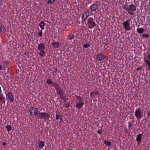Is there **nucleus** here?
<instances>
[{
    "label": "nucleus",
    "instance_id": "412c9836",
    "mask_svg": "<svg viewBox=\"0 0 150 150\" xmlns=\"http://www.w3.org/2000/svg\"><path fill=\"white\" fill-rule=\"evenodd\" d=\"M104 143L106 146H110L111 145V143L109 141L105 140L104 141Z\"/></svg>",
    "mask_w": 150,
    "mask_h": 150
},
{
    "label": "nucleus",
    "instance_id": "cd10ccee",
    "mask_svg": "<svg viewBox=\"0 0 150 150\" xmlns=\"http://www.w3.org/2000/svg\"><path fill=\"white\" fill-rule=\"evenodd\" d=\"M142 36L143 38H145L149 37V35L148 34H143L142 35Z\"/></svg>",
    "mask_w": 150,
    "mask_h": 150
},
{
    "label": "nucleus",
    "instance_id": "ddd939ff",
    "mask_svg": "<svg viewBox=\"0 0 150 150\" xmlns=\"http://www.w3.org/2000/svg\"><path fill=\"white\" fill-rule=\"evenodd\" d=\"M69 35L67 38V39L69 40H71L73 39L74 37V33H69Z\"/></svg>",
    "mask_w": 150,
    "mask_h": 150
},
{
    "label": "nucleus",
    "instance_id": "b1692460",
    "mask_svg": "<svg viewBox=\"0 0 150 150\" xmlns=\"http://www.w3.org/2000/svg\"><path fill=\"white\" fill-rule=\"evenodd\" d=\"M46 82L49 85L52 84L53 83V82L50 79H47L46 81Z\"/></svg>",
    "mask_w": 150,
    "mask_h": 150
},
{
    "label": "nucleus",
    "instance_id": "393cba45",
    "mask_svg": "<svg viewBox=\"0 0 150 150\" xmlns=\"http://www.w3.org/2000/svg\"><path fill=\"white\" fill-rule=\"evenodd\" d=\"M0 30L3 33H5L6 32L5 29L3 26H0Z\"/></svg>",
    "mask_w": 150,
    "mask_h": 150
},
{
    "label": "nucleus",
    "instance_id": "4c0bfd02",
    "mask_svg": "<svg viewBox=\"0 0 150 150\" xmlns=\"http://www.w3.org/2000/svg\"><path fill=\"white\" fill-rule=\"evenodd\" d=\"M94 94L95 93L96 95H98L99 93L98 91H96L93 92Z\"/></svg>",
    "mask_w": 150,
    "mask_h": 150
},
{
    "label": "nucleus",
    "instance_id": "a19ab883",
    "mask_svg": "<svg viewBox=\"0 0 150 150\" xmlns=\"http://www.w3.org/2000/svg\"><path fill=\"white\" fill-rule=\"evenodd\" d=\"M4 101H0V103H1V104H4L5 103H4Z\"/></svg>",
    "mask_w": 150,
    "mask_h": 150
},
{
    "label": "nucleus",
    "instance_id": "09e8293b",
    "mask_svg": "<svg viewBox=\"0 0 150 150\" xmlns=\"http://www.w3.org/2000/svg\"><path fill=\"white\" fill-rule=\"evenodd\" d=\"M60 120H62V118H60Z\"/></svg>",
    "mask_w": 150,
    "mask_h": 150
},
{
    "label": "nucleus",
    "instance_id": "423d86ee",
    "mask_svg": "<svg viewBox=\"0 0 150 150\" xmlns=\"http://www.w3.org/2000/svg\"><path fill=\"white\" fill-rule=\"evenodd\" d=\"M7 100L10 101V102H13L14 101V96L11 92H8L6 95Z\"/></svg>",
    "mask_w": 150,
    "mask_h": 150
},
{
    "label": "nucleus",
    "instance_id": "de8ad7c7",
    "mask_svg": "<svg viewBox=\"0 0 150 150\" xmlns=\"http://www.w3.org/2000/svg\"><path fill=\"white\" fill-rule=\"evenodd\" d=\"M96 15V13H95L93 15Z\"/></svg>",
    "mask_w": 150,
    "mask_h": 150
},
{
    "label": "nucleus",
    "instance_id": "f8f14e48",
    "mask_svg": "<svg viewBox=\"0 0 150 150\" xmlns=\"http://www.w3.org/2000/svg\"><path fill=\"white\" fill-rule=\"evenodd\" d=\"M96 58L98 61H101L105 58V57L103 54H100L97 55Z\"/></svg>",
    "mask_w": 150,
    "mask_h": 150
},
{
    "label": "nucleus",
    "instance_id": "7ed1b4c3",
    "mask_svg": "<svg viewBox=\"0 0 150 150\" xmlns=\"http://www.w3.org/2000/svg\"><path fill=\"white\" fill-rule=\"evenodd\" d=\"M131 19H128L124 21L122 24L125 29L127 31L130 30Z\"/></svg>",
    "mask_w": 150,
    "mask_h": 150
},
{
    "label": "nucleus",
    "instance_id": "1a4fd4ad",
    "mask_svg": "<svg viewBox=\"0 0 150 150\" xmlns=\"http://www.w3.org/2000/svg\"><path fill=\"white\" fill-rule=\"evenodd\" d=\"M98 7V6L97 4H93L91 5L89 8L92 11L91 13V14H92V11H96V10L97 9Z\"/></svg>",
    "mask_w": 150,
    "mask_h": 150
},
{
    "label": "nucleus",
    "instance_id": "4be33fe9",
    "mask_svg": "<svg viewBox=\"0 0 150 150\" xmlns=\"http://www.w3.org/2000/svg\"><path fill=\"white\" fill-rule=\"evenodd\" d=\"M3 94H2L0 95V101H4V103H5V98L3 96Z\"/></svg>",
    "mask_w": 150,
    "mask_h": 150
},
{
    "label": "nucleus",
    "instance_id": "37998d69",
    "mask_svg": "<svg viewBox=\"0 0 150 150\" xmlns=\"http://www.w3.org/2000/svg\"><path fill=\"white\" fill-rule=\"evenodd\" d=\"M2 93V91L1 89V86H0V94H1Z\"/></svg>",
    "mask_w": 150,
    "mask_h": 150
},
{
    "label": "nucleus",
    "instance_id": "4468645a",
    "mask_svg": "<svg viewBox=\"0 0 150 150\" xmlns=\"http://www.w3.org/2000/svg\"><path fill=\"white\" fill-rule=\"evenodd\" d=\"M39 147L40 149H42L44 147L45 143L43 141H40L38 143Z\"/></svg>",
    "mask_w": 150,
    "mask_h": 150
},
{
    "label": "nucleus",
    "instance_id": "c756f323",
    "mask_svg": "<svg viewBox=\"0 0 150 150\" xmlns=\"http://www.w3.org/2000/svg\"><path fill=\"white\" fill-rule=\"evenodd\" d=\"M128 127L129 129L131 130V128L132 125V124L131 122H128Z\"/></svg>",
    "mask_w": 150,
    "mask_h": 150
},
{
    "label": "nucleus",
    "instance_id": "f3484780",
    "mask_svg": "<svg viewBox=\"0 0 150 150\" xmlns=\"http://www.w3.org/2000/svg\"><path fill=\"white\" fill-rule=\"evenodd\" d=\"M144 61L146 62L147 65L148 66L149 68L148 70L150 69V61L149 60L145 59V58L144 59Z\"/></svg>",
    "mask_w": 150,
    "mask_h": 150
},
{
    "label": "nucleus",
    "instance_id": "6ab92c4d",
    "mask_svg": "<svg viewBox=\"0 0 150 150\" xmlns=\"http://www.w3.org/2000/svg\"><path fill=\"white\" fill-rule=\"evenodd\" d=\"M40 52L39 53V54L42 57H44L46 55V53L44 51V50H39Z\"/></svg>",
    "mask_w": 150,
    "mask_h": 150
},
{
    "label": "nucleus",
    "instance_id": "0eeeda50",
    "mask_svg": "<svg viewBox=\"0 0 150 150\" xmlns=\"http://www.w3.org/2000/svg\"><path fill=\"white\" fill-rule=\"evenodd\" d=\"M29 111L30 114L31 115H35L38 112V110L37 109L32 106H31L30 108Z\"/></svg>",
    "mask_w": 150,
    "mask_h": 150
},
{
    "label": "nucleus",
    "instance_id": "49530a36",
    "mask_svg": "<svg viewBox=\"0 0 150 150\" xmlns=\"http://www.w3.org/2000/svg\"><path fill=\"white\" fill-rule=\"evenodd\" d=\"M55 71H57V69H56V68L55 69Z\"/></svg>",
    "mask_w": 150,
    "mask_h": 150
},
{
    "label": "nucleus",
    "instance_id": "f704fd0d",
    "mask_svg": "<svg viewBox=\"0 0 150 150\" xmlns=\"http://www.w3.org/2000/svg\"><path fill=\"white\" fill-rule=\"evenodd\" d=\"M59 115L58 114H57L56 115V119L57 120H58L59 118Z\"/></svg>",
    "mask_w": 150,
    "mask_h": 150
},
{
    "label": "nucleus",
    "instance_id": "dca6fc26",
    "mask_svg": "<svg viewBox=\"0 0 150 150\" xmlns=\"http://www.w3.org/2000/svg\"><path fill=\"white\" fill-rule=\"evenodd\" d=\"M45 25V23L43 21H41L39 24L40 27L42 30L44 29V26Z\"/></svg>",
    "mask_w": 150,
    "mask_h": 150
},
{
    "label": "nucleus",
    "instance_id": "6e6552de",
    "mask_svg": "<svg viewBox=\"0 0 150 150\" xmlns=\"http://www.w3.org/2000/svg\"><path fill=\"white\" fill-rule=\"evenodd\" d=\"M89 12L87 11L84 13L82 15L81 19L83 22L86 21V19L89 16Z\"/></svg>",
    "mask_w": 150,
    "mask_h": 150
},
{
    "label": "nucleus",
    "instance_id": "f03ea898",
    "mask_svg": "<svg viewBox=\"0 0 150 150\" xmlns=\"http://www.w3.org/2000/svg\"><path fill=\"white\" fill-rule=\"evenodd\" d=\"M87 25L88 28L92 29L96 26V24L93 18L90 17L87 20Z\"/></svg>",
    "mask_w": 150,
    "mask_h": 150
},
{
    "label": "nucleus",
    "instance_id": "58836bf2",
    "mask_svg": "<svg viewBox=\"0 0 150 150\" xmlns=\"http://www.w3.org/2000/svg\"><path fill=\"white\" fill-rule=\"evenodd\" d=\"M142 68L141 67H139V68L137 69V71H139V70H141Z\"/></svg>",
    "mask_w": 150,
    "mask_h": 150
},
{
    "label": "nucleus",
    "instance_id": "473e14b6",
    "mask_svg": "<svg viewBox=\"0 0 150 150\" xmlns=\"http://www.w3.org/2000/svg\"><path fill=\"white\" fill-rule=\"evenodd\" d=\"M66 106L65 107L67 108H68L69 107L70 105V104L69 102H67L65 104Z\"/></svg>",
    "mask_w": 150,
    "mask_h": 150
},
{
    "label": "nucleus",
    "instance_id": "79ce46f5",
    "mask_svg": "<svg viewBox=\"0 0 150 150\" xmlns=\"http://www.w3.org/2000/svg\"><path fill=\"white\" fill-rule=\"evenodd\" d=\"M52 86L55 88V89L57 90L56 86L54 85H52Z\"/></svg>",
    "mask_w": 150,
    "mask_h": 150
},
{
    "label": "nucleus",
    "instance_id": "f257e3e1",
    "mask_svg": "<svg viewBox=\"0 0 150 150\" xmlns=\"http://www.w3.org/2000/svg\"><path fill=\"white\" fill-rule=\"evenodd\" d=\"M124 9L127 11L128 13L131 15L133 14V12L136 11V8L135 6L133 4L129 5L127 8H124Z\"/></svg>",
    "mask_w": 150,
    "mask_h": 150
},
{
    "label": "nucleus",
    "instance_id": "ea45409f",
    "mask_svg": "<svg viewBox=\"0 0 150 150\" xmlns=\"http://www.w3.org/2000/svg\"><path fill=\"white\" fill-rule=\"evenodd\" d=\"M147 58L149 60H150V54L148 55Z\"/></svg>",
    "mask_w": 150,
    "mask_h": 150
},
{
    "label": "nucleus",
    "instance_id": "2eb2a0df",
    "mask_svg": "<svg viewBox=\"0 0 150 150\" xmlns=\"http://www.w3.org/2000/svg\"><path fill=\"white\" fill-rule=\"evenodd\" d=\"M84 103L83 102H82L81 103L76 104V107L79 109H80L83 107V105H84Z\"/></svg>",
    "mask_w": 150,
    "mask_h": 150
},
{
    "label": "nucleus",
    "instance_id": "c9c22d12",
    "mask_svg": "<svg viewBox=\"0 0 150 150\" xmlns=\"http://www.w3.org/2000/svg\"><path fill=\"white\" fill-rule=\"evenodd\" d=\"M97 133L99 134H100L102 133L101 131L100 130V129H98L97 131Z\"/></svg>",
    "mask_w": 150,
    "mask_h": 150
},
{
    "label": "nucleus",
    "instance_id": "a878e982",
    "mask_svg": "<svg viewBox=\"0 0 150 150\" xmlns=\"http://www.w3.org/2000/svg\"><path fill=\"white\" fill-rule=\"evenodd\" d=\"M59 94L60 96V98L62 99H64L63 93L62 92H59Z\"/></svg>",
    "mask_w": 150,
    "mask_h": 150
},
{
    "label": "nucleus",
    "instance_id": "39448f33",
    "mask_svg": "<svg viewBox=\"0 0 150 150\" xmlns=\"http://www.w3.org/2000/svg\"><path fill=\"white\" fill-rule=\"evenodd\" d=\"M38 114L40 115V119H48L50 117V114L45 112H39Z\"/></svg>",
    "mask_w": 150,
    "mask_h": 150
},
{
    "label": "nucleus",
    "instance_id": "9d476101",
    "mask_svg": "<svg viewBox=\"0 0 150 150\" xmlns=\"http://www.w3.org/2000/svg\"><path fill=\"white\" fill-rule=\"evenodd\" d=\"M142 134H139L137 136L136 141L137 142V144L139 145L140 144V142L142 141Z\"/></svg>",
    "mask_w": 150,
    "mask_h": 150
},
{
    "label": "nucleus",
    "instance_id": "e433bc0d",
    "mask_svg": "<svg viewBox=\"0 0 150 150\" xmlns=\"http://www.w3.org/2000/svg\"><path fill=\"white\" fill-rule=\"evenodd\" d=\"M90 96L91 97H94V96H93V94H94V93L93 92H91L90 93Z\"/></svg>",
    "mask_w": 150,
    "mask_h": 150
},
{
    "label": "nucleus",
    "instance_id": "a211bd4d",
    "mask_svg": "<svg viewBox=\"0 0 150 150\" xmlns=\"http://www.w3.org/2000/svg\"><path fill=\"white\" fill-rule=\"evenodd\" d=\"M144 30V29L142 28H138L137 29V32L139 34L142 33Z\"/></svg>",
    "mask_w": 150,
    "mask_h": 150
},
{
    "label": "nucleus",
    "instance_id": "c03bdc74",
    "mask_svg": "<svg viewBox=\"0 0 150 150\" xmlns=\"http://www.w3.org/2000/svg\"><path fill=\"white\" fill-rule=\"evenodd\" d=\"M2 145H3V146H4V145H6V143L5 142H3V143H2Z\"/></svg>",
    "mask_w": 150,
    "mask_h": 150
},
{
    "label": "nucleus",
    "instance_id": "bb28decb",
    "mask_svg": "<svg viewBox=\"0 0 150 150\" xmlns=\"http://www.w3.org/2000/svg\"><path fill=\"white\" fill-rule=\"evenodd\" d=\"M3 63L4 64L5 66H7L9 64V62L6 60L4 61Z\"/></svg>",
    "mask_w": 150,
    "mask_h": 150
},
{
    "label": "nucleus",
    "instance_id": "72a5a7b5",
    "mask_svg": "<svg viewBox=\"0 0 150 150\" xmlns=\"http://www.w3.org/2000/svg\"><path fill=\"white\" fill-rule=\"evenodd\" d=\"M38 35L40 36H42V31L40 30L38 33Z\"/></svg>",
    "mask_w": 150,
    "mask_h": 150
},
{
    "label": "nucleus",
    "instance_id": "c85d7f7f",
    "mask_svg": "<svg viewBox=\"0 0 150 150\" xmlns=\"http://www.w3.org/2000/svg\"><path fill=\"white\" fill-rule=\"evenodd\" d=\"M90 45L88 44H84L83 45V47L85 48H87L88 47H89Z\"/></svg>",
    "mask_w": 150,
    "mask_h": 150
},
{
    "label": "nucleus",
    "instance_id": "9b49d317",
    "mask_svg": "<svg viewBox=\"0 0 150 150\" xmlns=\"http://www.w3.org/2000/svg\"><path fill=\"white\" fill-rule=\"evenodd\" d=\"M45 46L43 43H40L38 45V49L39 50H45Z\"/></svg>",
    "mask_w": 150,
    "mask_h": 150
},
{
    "label": "nucleus",
    "instance_id": "aec40b11",
    "mask_svg": "<svg viewBox=\"0 0 150 150\" xmlns=\"http://www.w3.org/2000/svg\"><path fill=\"white\" fill-rule=\"evenodd\" d=\"M52 45L55 48H58L60 45L59 43L57 42H54L52 43Z\"/></svg>",
    "mask_w": 150,
    "mask_h": 150
},
{
    "label": "nucleus",
    "instance_id": "7c9ffc66",
    "mask_svg": "<svg viewBox=\"0 0 150 150\" xmlns=\"http://www.w3.org/2000/svg\"><path fill=\"white\" fill-rule=\"evenodd\" d=\"M55 0H48V3L49 4H53L55 1Z\"/></svg>",
    "mask_w": 150,
    "mask_h": 150
},
{
    "label": "nucleus",
    "instance_id": "5701e85b",
    "mask_svg": "<svg viewBox=\"0 0 150 150\" xmlns=\"http://www.w3.org/2000/svg\"><path fill=\"white\" fill-rule=\"evenodd\" d=\"M6 128L7 129V131L8 132L10 131L12 129L10 125H7L6 127Z\"/></svg>",
    "mask_w": 150,
    "mask_h": 150
},
{
    "label": "nucleus",
    "instance_id": "a18cd8bd",
    "mask_svg": "<svg viewBox=\"0 0 150 150\" xmlns=\"http://www.w3.org/2000/svg\"><path fill=\"white\" fill-rule=\"evenodd\" d=\"M2 69V67L1 65H0V71Z\"/></svg>",
    "mask_w": 150,
    "mask_h": 150
},
{
    "label": "nucleus",
    "instance_id": "2f4dec72",
    "mask_svg": "<svg viewBox=\"0 0 150 150\" xmlns=\"http://www.w3.org/2000/svg\"><path fill=\"white\" fill-rule=\"evenodd\" d=\"M76 97L78 99L79 101L83 100V99H81V97L80 96H76Z\"/></svg>",
    "mask_w": 150,
    "mask_h": 150
},
{
    "label": "nucleus",
    "instance_id": "20e7f679",
    "mask_svg": "<svg viewBox=\"0 0 150 150\" xmlns=\"http://www.w3.org/2000/svg\"><path fill=\"white\" fill-rule=\"evenodd\" d=\"M134 115L138 120H139L142 118V113L139 108L135 110Z\"/></svg>",
    "mask_w": 150,
    "mask_h": 150
}]
</instances>
